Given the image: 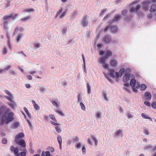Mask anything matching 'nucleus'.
Wrapping results in <instances>:
<instances>
[{"label": "nucleus", "instance_id": "obj_1", "mask_svg": "<svg viewBox=\"0 0 156 156\" xmlns=\"http://www.w3.org/2000/svg\"><path fill=\"white\" fill-rule=\"evenodd\" d=\"M4 114L0 120V125H2L4 123L8 124L14 120V114L10 112L9 108H6L5 106H2L0 108V115Z\"/></svg>", "mask_w": 156, "mask_h": 156}, {"label": "nucleus", "instance_id": "obj_2", "mask_svg": "<svg viewBox=\"0 0 156 156\" xmlns=\"http://www.w3.org/2000/svg\"><path fill=\"white\" fill-rule=\"evenodd\" d=\"M15 142L19 146V150L20 151H26V144L25 141L23 140L22 139H15Z\"/></svg>", "mask_w": 156, "mask_h": 156}, {"label": "nucleus", "instance_id": "obj_3", "mask_svg": "<svg viewBox=\"0 0 156 156\" xmlns=\"http://www.w3.org/2000/svg\"><path fill=\"white\" fill-rule=\"evenodd\" d=\"M62 10L63 8L62 7H61L57 11L55 17V18L61 19L65 16L67 10L65 11L62 12Z\"/></svg>", "mask_w": 156, "mask_h": 156}, {"label": "nucleus", "instance_id": "obj_4", "mask_svg": "<svg viewBox=\"0 0 156 156\" xmlns=\"http://www.w3.org/2000/svg\"><path fill=\"white\" fill-rule=\"evenodd\" d=\"M141 7L140 5H137L136 8H134L131 7L129 11L130 12H135L140 17H142L143 15V13L141 11H138Z\"/></svg>", "mask_w": 156, "mask_h": 156}, {"label": "nucleus", "instance_id": "obj_5", "mask_svg": "<svg viewBox=\"0 0 156 156\" xmlns=\"http://www.w3.org/2000/svg\"><path fill=\"white\" fill-rule=\"evenodd\" d=\"M10 150L12 151H13L16 156H26V153L27 152L26 151H23V152H21L19 154H18V149L17 147H14L12 146L10 147Z\"/></svg>", "mask_w": 156, "mask_h": 156}, {"label": "nucleus", "instance_id": "obj_6", "mask_svg": "<svg viewBox=\"0 0 156 156\" xmlns=\"http://www.w3.org/2000/svg\"><path fill=\"white\" fill-rule=\"evenodd\" d=\"M108 29L110 30L113 33H116L118 32V28L116 26H111L109 27L107 26L105 28L104 31L106 32Z\"/></svg>", "mask_w": 156, "mask_h": 156}, {"label": "nucleus", "instance_id": "obj_7", "mask_svg": "<svg viewBox=\"0 0 156 156\" xmlns=\"http://www.w3.org/2000/svg\"><path fill=\"white\" fill-rule=\"evenodd\" d=\"M134 78V76L132 74L126 73L123 77V81L125 82H127Z\"/></svg>", "mask_w": 156, "mask_h": 156}, {"label": "nucleus", "instance_id": "obj_8", "mask_svg": "<svg viewBox=\"0 0 156 156\" xmlns=\"http://www.w3.org/2000/svg\"><path fill=\"white\" fill-rule=\"evenodd\" d=\"M121 19V17L120 15L116 14L115 15L113 19L112 20H109L108 23L109 24H112L113 23H116L117 21H119Z\"/></svg>", "mask_w": 156, "mask_h": 156}, {"label": "nucleus", "instance_id": "obj_9", "mask_svg": "<svg viewBox=\"0 0 156 156\" xmlns=\"http://www.w3.org/2000/svg\"><path fill=\"white\" fill-rule=\"evenodd\" d=\"M88 17L87 15H85L83 16L81 21V24L83 27L87 26L88 23Z\"/></svg>", "mask_w": 156, "mask_h": 156}, {"label": "nucleus", "instance_id": "obj_10", "mask_svg": "<svg viewBox=\"0 0 156 156\" xmlns=\"http://www.w3.org/2000/svg\"><path fill=\"white\" fill-rule=\"evenodd\" d=\"M103 41L106 44H108L112 41L111 36L106 35L104 36L102 39Z\"/></svg>", "mask_w": 156, "mask_h": 156}, {"label": "nucleus", "instance_id": "obj_11", "mask_svg": "<svg viewBox=\"0 0 156 156\" xmlns=\"http://www.w3.org/2000/svg\"><path fill=\"white\" fill-rule=\"evenodd\" d=\"M150 3V1L148 0L144 1L142 2L143 7L144 9L146 10L148 9V5Z\"/></svg>", "mask_w": 156, "mask_h": 156}, {"label": "nucleus", "instance_id": "obj_12", "mask_svg": "<svg viewBox=\"0 0 156 156\" xmlns=\"http://www.w3.org/2000/svg\"><path fill=\"white\" fill-rule=\"evenodd\" d=\"M149 11L151 12H154L156 16V4H152L151 5Z\"/></svg>", "mask_w": 156, "mask_h": 156}, {"label": "nucleus", "instance_id": "obj_13", "mask_svg": "<svg viewBox=\"0 0 156 156\" xmlns=\"http://www.w3.org/2000/svg\"><path fill=\"white\" fill-rule=\"evenodd\" d=\"M115 133L116 134V136L118 137H122L123 136V133L122 130L121 129H119L118 130H117L115 132Z\"/></svg>", "mask_w": 156, "mask_h": 156}, {"label": "nucleus", "instance_id": "obj_14", "mask_svg": "<svg viewBox=\"0 0 156 156\" xmlns=\"http://www.w3.org/2000/svg\"><path fill=\"white\" fill-rule=\"evenodd\" d=\"M144 96L145 99L147 101L150 100L151 98V94L149 92H146L144 94Z\"/></svg>", "mask_w": 156, "mask_h": 156}, {"label": "nucleus", "instance_id": "obj_15", "mask_svg": "<svg viewBox=\"0 0 156 156\" xmlns=\"http://www.w3.org/2000/svg\"><path fill=\"white\" fill-rule=\"evenodd\" d=\"M78 13V11L76 10H74L70 14V16L71 18L74 19Z\"/></svg>", "mask_w": 156, "mask_h": 156}, {"label": "nucleus", "instance_id": "obj_16", "mask_svg": "<svg viewBox=\"0 0 156 156\" xmlns=\"http://www.w3.org/2000/svg\"><path fill=\"white\" fill-rule=\"evenodd\" d=\"M34 107L36 110H38L40 109V106L36 103L35 101L33 100L32 101Z\"/></svg>", "mask_w": 156, "mask_h": 156}, {"label": "nucleus", "instance_id": "obj_17", "mask_svg": "<svg viewBox=\"0 0 156 156\" xmlns=\"http://www.w3.org/2000/svg\"><path fill=\"white\" fill-rule=\"evenodd\" d=\"M16 15H11L9 16H5L4 17V20H7L10 18H12L13 20L15 19Z\"/></svg>", "mask_w": 156, "mask_h": 156}, {"label": "nucleus", "instance_id": "obj_18", "mask_svg": "<svg viewBox=\"0 0 156 156\" xmlns=\"http://www.w3.org/2000/svg\"><path fill=\"white\" fill-rule=\"evenodd\" d=\"M6 36L8 38L7 45L9 48L11 50V46L10 43V35L9 34L7 33L6 34Z\"/></svg>", "mask_w": 156, "mask_h": 156}, {"label": "nucleus", "instance_id": "obj_19", "mask_svg": "<svg viewBox=\"0 0 156 156\" xmlns=\"http://www.w3.org/2000/svg\"><path fill=\"white\" fill-rule=\"evenodd\" d=\"M108 57V56L106 55L104 57L100 58L99 59H98V61L99 62H106V60L107 58Z\"/></svg>", "mask_w": 156, "mask_h": 156}, {"label": "nucleus", "instance_id": "obj_20", "mask_svg": "<svg viewBox=\"0 0 156 156\" xmlns=\"http://www.w3.org/2000/svg\"><path fill=\"white\" fill-rule=\"evenodd\" d=\"M108 57V56L106 55L104 57L100 58L99 59H98V61L99 62H106V60L107 58Z\"/></svg>", "mask_w": 156, "mask_h": 156}, {"label": "nucleus", "instance_id": "obj_21", "mask_svg": "<svg viewBox=\"0 0 156 156\" xmlns=\"http://www.w3.org/2000/svg\"><path fill=\"white\" fill-rule=\"evenodd\" d=\"M31 19V17L30 16H28L26 17H23L20 19V21L22 22H25Z\"/></svg>", "mask_w": 156, "mask_h": 156}, {"label": "nucleus", "instance_id": "obj_22", "mask_svg": "<svg viewBox=\"0 0 156 156\" xmlns=\"http://www.w3.org/2000/svg\"><path fill=\"white\" fill-rule=\"evenodd\" d=\"M117 64V60L115 59H112L110 61V64L112 66H115Z\"/></svg>", "mask_w": 156, "mask_h": 156}, {"label": "nucleus", "instance_id": "obj_23", "mask_svg": "<svg viewBox=\"0 0 156 156\" xmlns=\"http://www.w3.org/2000/svg\"><path fill=\"white\" fill-rule=\"evenodd\" d=\"M24 136V135L23 133H19L18 134L15 136V138L16 139H17L20 138H23Z\"/></svg>", "mask_w": 156, "mask_h": 156}, {"label": "nucleus", "instance_id": "obj_24", "mask_svg": "<svg viewBox=\"0 0 156 156\" xmlns=\"http://www.w3.org/2000/svg\"><path fill=\"white\" fill-rule=\"evenodd\" d=\"M77 102H82L81 101L82 100V98L81 94L79 93H77Z\"/></svg>", "mask_w": 156, "mask_h": 156}, {"label": "nucleus", "instance_id": "obj_25", "mask_svg": "<svg viewBox=\"0 0 156 156\" xmlns=\"http://www.w3.org/2000/svg\"><path fill=\"white\" fill-rule=\"evenodd\" d=\"M101 115L102 113L100 111L97 112H96V117L97 119H101Z\"/></svg>", "mask_w": 156, "mask_h": 156}, {"label": "nucleus", "instance_id": "obj_26", "mask_svg": "<svg viewBox=\"0 0 156 156\" xmlns=\"http://www.w3.org/2000/svg\"><path fill=\"white\" fill-rule=\"evenodd\" d=\"M109 72L107 73V75H109L110 76L112 77H114V71L113 69H110L109 70Z\"/></svg>", "mask_w": 156, "mask_h": 156}, {"label": "nucleus", "instance_id": "obj_27", "mask_svg": "<svg viewBox=\"0 0 156 156\" xmlns=\"http://www.w3.org/2000/svg\"><path fill=\"white\" fill-rule=\"evenodd\" d=\"M20 123L19 122H15L13 124L12 126V128L13 129H16L20 126Z\"/></svg>", "mask_w": 156, "mask_h": 156}, {"label": "nucleus", "instance_id": "obj_28", "mask_svg": "<svg viewBox=\"0 0 156 156\" xmlns=\"http://www.w3.org/2000/svg\"><path fill=\"white\" fill-rule=\"evenodd\" d=\"M136 80L133 79H132L130 81V84L131 87H134L136 85Z\"/></svg>", "mask_w": 156, "mask_h": 156}, {"label": "nucleus", "instance_id": "obj_29", "mask_svg": "<svg viewBox=\"0 0 156 156\" xmlns=\"http://www.w3.org/2000/svg\"><path fill=\"white\" fill-rule=\"evenodd\" d=\"M105 62H99L100 63L102 64V66L103 68L105 69H107L109 70V67L107 64L105 63Z\"/></svg>", "mask_w": 156, "mask_h": 156}, {"label": "nucleus", "instance_id": "obj_30", "mask_svg": "<svg viewBox=\"0 0 156 156\" xmlns=\"http://www.w3.org/2000/svg\"><path fill=\"white\" fill-rule=\"evenodd\" d=\"M24 28L22 27H21L19 28L17 27L15 29L14 34L16 33L17 32H18V31H20V32H22L24 31Z\"/></svg>", "mask_w": 156, "mask_h": 156}, {"label": "nucleus", "instance_id": "obj_31", "mask_svg": "<svg viewBox=\"0 0 156 156\" xmlns=\"http://www.w3.org/2000/svg\"><path fill=\"white\" fill-rule=\"evenodd\" d=\"M5 97L9 101H10L11 102H14V100L12 98L13 97V96H5Z\"/></svg>", "mask_w": 156, "mask_h": 156}, {"label": "nucleus", "instance_id": "obj_32", "mask_svg": "<svg viewBox=\"0 0 156 156\" xmlns=\"http://www.w3.org/2000/svg\"><path fill=\"white\" fill-rule=\"evenodd\" d=\"M87 93L88 94H90L91 93V87L89 84L87 83Z\"/></svg>", "mask_w": 156, "mask_h": 156}, {"label": "nucleus", "instance_id": "obj_33", "mask_svg": "<svg viewBox=\"0 0 156 156\" xmlns=\"http://www.w3.org/2000/svg\"><path fill=\"white\" fill-rule=\"evenodd\" d=\"M91 139H93V140H94V141L95 143V145L96 146H97V144H98V141L97 140L93 135H91Z\"/></svg>", "mask_w": 156, "mask_h": 156}, {"label": "nucleus", "instance_id": "obj_34", "mask_svg": "<svg viewBox=\"0 0 156 156\" xmlns=\"http://www.w3.org/2000/svg\"><path fill=\"white\" fill-rule=\"evenodd\" d=\"M125 69L123 68H121L120 69L119 72V76L121 77L122 76V73L124 72Z\"/></svg>", "mask_w": 156, "mask_h": 156}, {"label": "nucleus", "instance_id": "obj_35", "mask_svg": "<svg viewBox=\"0 0 156 156\" xmlns=\"http://www.w3.org/2000/svg\"><path fill=\"white\" fill-rule=\"evenodd\" d=\"M39 87V90L41 93H42L44 92H46L47 91L46 88L42 86H40Z\"/></svg>", "mask_w": 156, "mask_h": 156}, {"label": "nucleus", "instance_id": "obj_36", "mask_svg": "<svg viewBox=\"0 0 156 156\" xmlns=\"http://www.w3.org/2000/svg\"><path fill=\"white\" fill-rule=\"evenodd\" d=\"M49 117L55 122H57V120L55 119V115L53 114H50L49 115Z\"/></svg>", "mask_w": 156, "mask_h": 156}, {"label": "nucleus", "instance_id": "obj_37", "mask_svg": "<svg viewBox=\"0 0 156 156\" xmlns=\"http://www.w3.org/2000/svg\"><path fill=\"white\" fill-rule=\"evenodd\" d=\"M34 48H38L41 46V44L39 43H35L33 44Z\"/></svg>", "mask_w": 156, "mask_h": 156}, {"label": "nucleus", "instance_id": "obj_38", "mask_svg": "<svg viewBox=\"0 0 156 156\" xmlns=\"http://www.w3.org/2000/svg\"><path fill=\"white\" fill-rule=\"evenodd\" d=\"M153 148V147L151 144H149L144 147V149L146 150H148Z\"/></svg>", "mask_w": 156, "mask_h": 156}, {"label": "nucleus", "instance_id": "obj_39", "mask_svg": "<svg viewBox=\"0 0 156 156\" xmlns=\"http://www.w3.org/2000/svg\"><path fill=\"white\" fill-rule=\"evenodd\" d=\"M80 104L81 109L83 111H85L86 110V108L83 104L82 102H80Z\"/></svg>", "mask_w": 156, "mask_h": 156}, {"label": "nucleus", "instance_id": "obj_40", "mask_svg": "<svg viewBox=\"0 0 156 156\" xmlns=\"http://www.w3.org/2000/svg\"><path fill=\"white\" fill-rule=\"evenodd\" d=\"M8 22L7 21H5L4 23V28L6 30H8Z\"/></svg>", "mask_w": 156, "mask_h": 156}, {"label": "nucleus", "instance_id": "obj_41", "mask_svg": "<svg viewBox=\"0 0 156 156\" xmlns=\"http://www.w3.org/2000/svg\"><path fill=\"white\" fill-rule=\"evenodd\" d=\"M50 101L53 106L57 108L58 107V104L55 101L53 100H51Z\"/></svg>", "mask_w": 156, "mask_h": 156}, {"label": "nucleus", "instance_id": "obj_42", "mask_svg": "<svg viewBox=\"0 0 156 156\" xmlns=\"http://www.w3.org/2000/svg\"><path fill=\"white\" fill-rule=\"evenodd\" d=\"M147 87L145 84H142L140 86L141 90L143 91L145 90Z\"/></svg>", "mask_w": 156, "mask_h": 156}, {"label": "nucleus", "instance_id": "obj_43", "mask_svg": "<svg viewBox=\"0 0 156 156\" xmlns=\"http://www.w3.org/2000/svg\"><path fill=\"white\" fill-rule=\"evenodd\" d=\"M8 52L7 49L5 46H4L2 51V53L3 54H6Z\"/></svg>", "mask_w": 156, "mask_h": 156}, {"label": "nucleus", "instance_id": "obj_44", "mask_svg": "<svg viewBox=\"0 0 156 156\" xmlns=\"http://www.w3.org/2000/svg\"><path fill=\"white\" fill-rule=\"evenodd\" d=\"M57 140L59 144H62V138L61 136L58 135V136Z\"/></svg>", "mask_w": 156, "mask_h": 156}, {"label": "nucleus", "instance_id": "obj_45", "mask_svg": "<svg viewBox=\"0 0 156 156\" xmlns=\"http://www.w3.org/2000/svg\"><path fill=\"white\" fill-rule=\"evenodd\" d=\"M34 11V9L33 8L26 9H24V11L28 12H33Z\"/></svg>", "mask_w": 156, "mask_h": 156}, {"label": "nucleus", "instance_id": "obj_46", "mask_svg": "<svg viewBox=\"0 0 156 156\" xmlns=\"http://www.w3.org/2000/svg\"><path fill=\"white\" fill-rule=\"evenodd\" d=\"M107 9H103L101 12L100 13V15L101 16L103 15L107 11Z\"/></svg>", "mask_w": 156, "mask_h": 156}, {"label": "nucleus", "instance_id": "obj_47", "mask_svg": "<svg viewBox=\"0 0 156 156\" xmlns=\"http://www.w3.org/2000/svg\"><path fill=\"white\" fill-rule=\"evenodd\" d=\"M47 150H49L51 152H53L55 151L54 148L51 147H48L47 148Z\"/></svg>", "mask_w": 156, "mask_h": 156}, {"label": "nucleus", "instance_id": "obj_48", "mask_svg": "<svg viewBox=\"0 0 156 156\" xmlns=\"http://www.w3.org/2000/svg\"><path fill=\"white\" fill-rule=\"evenodd\" d=\"M55 112L62 116L64 115V114L61 110H57L55 111Z\"/></svg>", "mask_w": 156, "mask_h": 156}, {"label": "nucleus", "instance_id": "obj_49", "mask_svg": "<svg viewBox=\"0 0 156 156\" xmlns=\"http://www.w3.org/2000/svg\"><path fill=\"white\" fill-rule=\"evenodd\" d=\"M22 35H21L20 34L18 35L16 37V39L17 41V42H18L20 40V39L22 38Z\"/></svg>", "mask_w": 156, "mask_h": 156}, {"label": "nucleus", "instance_id": "obj_50", "mask_svg": "<svg viewBox=\"0 0 156 156\" xmlns=\"http://www.w3.org/2000/svg\"><path fill=\"white\" fill-rule=\"evenodd\" d=\"M11 67V66H8V67H7L6 68L3 69H1L0 70V73H2L4 71H5V70H7L8 69H10Z\"/></svg>", "mask_w": 156, "mask_h": 156}, {"label": "nucleus", "instance_id": "obj_51", "mask_svg": "<svg viewBox=\"0 0 156 156\" xmlns=\"http://www.w3.org/2000/svg\"><path fill=\"white\" fill-rule=\"evenodd\" d=\"M75 147L77 149H79L82 147L81 144L80 143H78L77 144L75 145Z\"/></svg>", "mask_w": 156, "mask_h": 156}, {"label": "nucleus", "instance_id": "obj_52", "mask_svg": "<svg viewBox=\"0 0 156 156\" xmlns=\"http://www.w3.org/2000/svg\"><path fill=\"white\" fill-rule=\"evenodd\" d=\"M55 129L57 132L60 133L61 132V130L60 127L58 126H56L55 127Z\"/></svg>", "mask_w": 156, "mask_h": 156}, {"label": "nucleus", "instance_id": "obj_53", "mask_svg": "<svg viewBox=\"0 0 156 156\" xmlns=\"http://www.w3.org/2000/svg\"><path fill=\"white\" fill-rule=\"evenodd\" d=\"M106 55L108 57L111 56L112 55V52L110 51H107L106 52Z\"/></svg>", "mask_w": 156, "mask_h": 156}, {"label": "nucleus", "instance_id": "obj_54", "mask_svg": "<svg viewBox=\"0 0 156 156\" xmlns=\"http://www.w3.org/2000/svg\"><path fill=\"white\" fill-rule=\"evenodd\" d=\"M8 105L12 108L14 109L15 108V105L13 103L10 102L8 103Z\"/></svg>", "mask_w": 156, "mask_h": 156}, {"label": "nucleus", "instance_id": "obj_55", "mask_svg": "<svg viewBox=\"0 0 156 156\" xmlns=\"http://www.w3.org/2000/svg\"><path fill=\"white\" fill-rule=\"evenodd\" d=\"M127 12V10L126 9H124L123 10L122 12V14L123 16H125Z\"/></svg>", "mask_w": 156, "mask_h": 156}, {"label": "nucleus", "instance_id": "obj_56", "mask_svg": "<svg viewBox=\"0 0 156 156\" xmlns=\"http://www.w3.org/2000/svg\"><path fill=\"white\" fill-rule=\"evenodd\" d=\"M2 143L4 144H6L7 143V140L5 138H3L2 140Z\"/></svg>", "mask_w": 156, "mask_h": 156}, {"label": "nucleus", "instance_id": "obj_57", "mask_svg": "<svg viewBox=\"0 0 156 156\" xmlns=\"http://www.w3.org/2000/svg\"><path fill=\"white\" fill-rule=\"evenodd\" d=\"M5 92L6 94L9 95V96H12V94L9 90H5Z\"/></svg>", "mask_w": 156, "mask_h": 156}, {"label": "nucleus", "instance_id": "obj_58", "mask_svg": "<svg viewBox=\"0 0 156 156\" xmlns=\"http://www.w3.org/2000/svg\"><path fill=\"white\" fill-rule=\"evenodd\" d=\"M151 106L153 108L156 109V101L153 102L152 103Z\"/></svg>", "mask_w": 156, "mask_h": 156}, {"label": "nucleus", "instance_id": "obj_59", "mask_svg": "<svg viewBox=\"0 0 156 156\" xmlns=\"http://www.w3.org/2000/svg\"><path fill=\"white\" fill-rule=\"evenodd\" d=\"M51 124L52 125H55V126H59V125H60V124L57 123V122H53L52 121H51Z\"/></svg>", "mask_w": 156, "mask_h": 156}, {"label": "nucleus", "instance_id": "obj_60", "mask_svg": "<svg viewBox=\"0 0 156 156\" xmlns=\"http://www.w3.org/2000/svg\"><path fill=\"white\" fill-rule=\"evenodd\" d=\"M105 76L106 78L111 83H113V81L110 78H109L105 74Z\"/></svg>", "mask_w": 156, "mask_h": 156}, {"label": "nucleus", "instance_id": "obj_61", "mask_svg": "<svg viewBox=\"0 0 156 156\" xmlns=\"http://www.w3.org/2000/svg\"><path fill=\"white\" fill-rule=\"evenodd\" d=\"M144 104L147 106H150L151 105L150 103L147 101H144Z\"/></svg>", "mask_w": 156, "mask_h": 156}, {"label": "nucleus", "instance_id": "obj_62", "mask_svg": "<svg viewBox=\"0 0 156 156\" xmlns=\"http://www.w3.org/2000/svg\"><path fill=\"white\" fill-rule=\"evenodd\" d=\"M144 133L146 135L149 134V131L148 129H145L144 130Z\"/></svg>", "mask_w": 156, "mask_h": 156}, {"label": "nucleus", "instance_id": "obj_63", "mask_svg": "<svg viewBox=\"0 0 156 156\" xmlns=\"http://www.w3.org/2000/svg\"><path fill=\"white\" fill-rule=\"evenodd\" d=\"M110 16V14H106L105 17L103 18V20H105L107 19H108Z\"/></svg>", "mask_w": 156, "mask_h": 156}, {"label": "nucleus", "instance_id": "obj_64", "mask_svg": "<svg viewBox=\"0 0 156 156\" xmlns=\"http://www.w3.org/2000/svg\"><path fill=\"white\" fill-rule=\"evenodd\" d=\"M67 82L66 81H63L62 83V85L64 87L65 86L67 85Z\"/></svg>", "mask_w": 156, "mask_h": 156}]
</instances>
